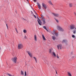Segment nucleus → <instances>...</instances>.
Returning a JSON list of instances; mask_svg holds the SVG:
<instances>
[{
    "instance_id": "c85d7f7f",
    "label": "nucleus",
    "mask_w": 76,
    "mask_h": 76,
    "mask_svg": "<svg viewBox=\"0 0 76 76\" xmlns=\"http://www.w3.org/2000/svg\"><path fill=\"white\" fill-rule=\"evenodd\" d=\"M34 12L35 14H36V15H38V14H37V13L36 12H35V11L34 10Z\"/></svg>"
},
{
    "instance_id": "9d476101",
    "label": "nucleus",
    "mask_w": 76,
    "mask_h": 76,
    "mask_svg": "<svg viewBox=\"0 0 76 76\" xmlns=\"http://www.w3.org/2000/svg\"><path fill=\"white\" fill-rule=\"evenodd\" d=\"M37 4L38 6V8L39 9H41V5L39 3H37Z\"/></svg>"
},
{
    "instance_id": "7ed1b4c3",
    "label": "nucleus",
    "mask_w": 76,
    "mask_h": 76,
    "mask_svg": "<svg viewBox=\"0 0 76 76\" xmlns=\"http://www.w3.org/2000/svg\"><path fill=\"white\" fill-rule=\"evenodd\" d=\"M76 25L75 24H72L70 26V29H75Z\"/></svg>"
},
{
    "instance_id": "6ab92c4d",
    "label": "nucleus",
    "mask_w": 76,
    "mask_h": 76,
    "mask_svg": "<svg viewBox=\"0 0 76 76\" xmlns=\"http://www.w3.org/2000/svg\"><path fill=\"white\" fill-rule=\"evenodd\" d=\"M34 59L35 60L36 62L37 63V58L35 57H33Z\"/></svg>"
},
{
    "instance_id": "473e14b6",
    "label": "nucleus",
    "mask_w": 76,
    "mask_h": 76,
    "mask_svg": "<svg viewBox=\"0 0 76 76\" xmlns=\"http://www.w3.org/2000/svg\"><path fill=\"white\" fill-rule=\"evenodd\" d=\"M41 16H42L41 17V19H43V16L42 15H41Z\"/></svg>"
},
{
    "instance_id": "4be33fe9",
    "label": "nucleus",
    "mask_w": 76,
    "mask_h": 76,
    "mask_svg": "<svg viewBox=\"0 0 76 76\" xmlns=\"http://www.w3.org/2000/svg\"><path fill=\"white\" fill-rule=\"evenodd\" d=\"M52 39H53V40H55V39H56V37H55L53 36L52 37Z\"/></svg>"
},
{
    "instance_id": "412c9836",
    "label": "nucleus",
    "mask_w": 76,
    "mask_h": 76,
    "mask_svg": "<svg viewBox=\"0 0 76 76\" xmlns=\"http://www.w3.org/2000/svg\"><path fill=\"white\" fill-rule=\"evenodd\" d=\"M68 74L69 76H72V75L69 72H68Z\"/></svg>"
},
{
    "instance_id": "f03ea898",
    "label": "nucleus",
    "mask_w": 76,
    "mask_h": 76,
    "mask_svg": "<svg viewBox=\"0 0 76 76\" xmlns=\"http://www.w3.org/2000/svg\"><path fill=\"white\" fill-rule=\"evenodd\" d=\"M17 57H15L12 58V60L14 63H16L17 61Z\"/></svg>"
},
{
    "instance_id": "20e7f679",
    "label": "nucleus",
    "mask_w": 76,
    "mask_h": 76,
    "mask_svg": "<svg viewBox=\"0 0 76 76\" xmlns=\"http://www.w3.org/2000/svg\"><path fill=\"white\" fill-rule=\"evenodd\" d=\"M37 19H38V20H37V21L38 22V23L39 25L40 26H41V25H42V22L41 21V20L39 19V18H37Z\"/></svg>"
},
{
    "instance_id": "37998d69",
    "label": "nucleus",
    "mask_w": 76,
    "mask_h": 76,
    "mask_svg": "<svg viewBox=\"0 0 76 76\" xmlns=\"http://www.w3.org/2000/svg\"><path fill=\"white\" fill-rule=\"evenodd\" d=\"M56 74H57V71H56Z\"/></svg>"
},
{
    "instance_id": "b1692460",
    "label": "nucleus",
    "mask_w": 76,
    "mask_h": 76,
    "mask_svg": "<svg viewBox=\"0 0 76 76\" xmlns=\"http://www.w3.org/2000/svg\"><path fill=\"white\" fill-rule=\"evenodd\" d=\"M21 75H23V72L22 71H21Z\"/></svg>"
},
{
    "instance_id": "c756f323",
    "label": "nucleus",
    "mask_w": 76,
    "mask_h": 76,
    "mask_svg": "<svg viewBox=\"0 0 76 76\" xmlns=\"http://www.w3.org/2000/svg\"><path fill=\"white\" fill-rule=\"evenodd\" d=\"M25 76H26V71H25Z\"/></svg>"
},
{
    "instance_id": "423d86ee",
    "label": "nucleus",
    "mask_w": 76,
    "mask_h": 76,
    "mask_svg": "<svg viewBox=\"0 0 76 76\" xmlns=\"http://www.w3.org/2000/svg\"><path fill=\"white\" fill-rule=\"evenodd\" d=\"M23 48V45L21 44H19L18 46V48L19 49H22Z\"/></svg>"
},
{
    "instance_id": "c03bdc74",
    "label": "nucleus",
    "mask_w": 76,
    "mask_h": 76,
    "mask_svg": "<svg viewBox=\"0 0 76 76\" xmlns=\"http://www.w3.org/2000/svg\"><path fill=\"white\" fill-rule=\"evenodd\" d=\"M31 13L33 14V12L32 11H31Z\"/></svg>"
},
{
    "instance_id": "0eeeda50",
    "label": "nucleus",
    "mask_w": 76,
    "mask_h": 76,
    "mask_svg": "<svg viewBox=\"0 0 76 76\" xmlns=\"http://www.w3.org/2000/svg\"><path fill=\"white\" fill-rule=\"evenodd\" d=\"M27 53H28V54L29 55L30 57H32V55L31 53V52H30L29 51H27Z\"/></svg>"
},
{
    "instance_id": "ddd939ff",
    "label": "nucleus",
    "mask_w": 76,
    "mask_h": 76,
    "mask_svg": "<svg viewBox=\"0 0 76 76\" xmlns=\"http://www.w3.org/2000/svg\"><path fill=\"white\" fill-rule=\"evenodd\" d=\"M34 39L35 41H37V36L36 35H34Z\"/></svg>"
},
{
    "instance_id": "5701e85b",
    "label": "nucleus",
    "mask_w": 76,
    "mask_h": 76,
    "mask_svg": "<svg viewBox=\"0 0 76 76\" xmlns=\"http://www.w3.org/2000/svg\"><path fill=\"white\" fill-rule=\"evenodd\" d=\"M69 5L70 7H72V5H73L72 4V3H69Z\"/></svg>"
},
{
    "instance_id": "58836bf2",
    "label": "nucleus",
    "mask_w": 76,
    "mask_h": 76,
    "mask_svg": "<svg viewBox=\"0 0 76 76\" xmlns=\"http://www.w3.org/2000/svg\"><path fill=\"white\" fill-rule=\"evenodd\" d=\"M74 15H75V16H76V12H74Z\"/></svg>"
},
{
    "instance_id": "79ce46f5",
    "label": "nucleus",
    "mask_w": 76,
    "mask_h": 76,
    "mask_svg": "<svg viewBox=\"0 0 76 76\" xmlns=\"http://www.w3.org/2000/svg\"><path fill=\"white\" fill-rule=\"evenodd\" d=\"M31 9H33V8L32 7V6H31Z\"/></svg>"
},
{
    "instance_id": "c9c22d12",
    "label": "nucleus",
    "mask_w": 76,
    "mask_h": 76,
    "mask_svg": "<svg viewBox=\"0 0 76 76\" xmlns=\"http://www.w3.org/2000/svg\"><path fill=\"white\" fill-rule=\"evenodd\" d=\"M55 20H56L57 22H58V20L56 19H55Z\"/></svg>"
},
{
    "instance_id": "4c0bfd02",
    "label": "nucleus",
    "mask_w": 76,
    "mask_h": 76,
    "mask_svg": "<svg viewBox=\"0 0 76 76\" xmlns=\"http://www.w3.org/2000/svg\"><path fill=\"white\" fill-rule=\"evenodd\" d=\"M57 58H59V57L58 56V55L57 56Z\"/></svg>"
},
{
    "instance_id": "7c9ffc66",
    "label": "nucleus",
    "mask_w": 76,
    "mask_h": 76,
    "mask_svg": "<svg viewBox=\"0 0 76 76\" xmlns=\"http://www.w3.org/2000/svg\"><path fill=\"white\" fill-rule=\"evenodd\" d=\"M15 30L16 31V32H17V33H18V30H17V28H15Z\"/></svg>"
},
{
    "instance_id": "a211bd4d",
    "label": "nucleus",
    "mask_w": 76,
    "mask_h": 76,
    "mask_svg": "<svg viewBox=\"0 0 76 76\" xmlns=\"http://www.w3.org/2000/svg\"><path fill=\"white\" fill-rule=\"evenodd\" d=\"M43 27V28H44V29H45L46 30V31L48 32V30L47 29V28H46V27L45 26H44Z\"/></svg>"
},
{
    "instance_id": "cd10ccee",
    "label": "nucleus",
    "mask_w": 76,
    "mask_h": 76,
    "mask_svg": "<svg viewBox=\"0 0 76 76\" xmlns=\"http://www.w3.org/2000/svg\"><path fill=\"white\" fill-rule=\"evenodd\" d=\"M8 76H15L14 75H11L10 74H8Z\"/></svg>"
},
{
    "instance_id": "f8f14e48",
    "label": "nucleus",
    "mask_w": 76,
    "mask_h": 76,
    "mask_svg": "<svg viewBox=\"0 0 76 76\" xmlns=\"http://www.w3.org/2000/svg\"><path fill=\"white\" fill-rule=\"evenodd\" d=\"M61 47H62V45H58V49H60V50H61Z\"/></svg>"
},
{
    "instance_id": "9b49d317",
    "label": "nucleus",
    "mask_w": 76,
    "mask_h": 76,
    "mask_svg": "<svg viewBox=\"0 0 76 76\" xmlns=\"http://www.w3.org/2000/svg\"><path fill=\"white\" fill-rule=\"evenodd\" d=\"M52 34L54 35V34H55V35L56 36V37H57L58 36V33H56V32H55V31H53V32H52Z\"/></svg>"
},
{
    "instance_id": "f704fd0d",
    "label": "nucleus",
    "mask_w": 76,
    "mask_h": 76,
    "mask_svg": "<svg viewBox=\"0 0 76 76\" xmlns=\"http://www.w3.org/2000/svg\"><path fill=\"white\" fill-rule=\"evenodd\" d=\"M6 25L7 28V29H8V26H7V24H6Z\"/></svg>"
},
{
    "instance_id": "e433bc0d",
    "label": "nucleus",
    "mask_w": 76,
    "mask_h": 76,
    "mask_svg": "<svg viewBox=\"0 0 76 76\" xmlns=\"http://www.w3.org/2000/svg\"><path fill=\"white\" fill-rule=\"evenodd\" d=\"M23 20H26L24 18H23Z\"/></svg>"
},
{
    "instance_id": "f3484780",
    "label": "nucleus",
    "mask_w": 76,
    "mask_h": 76,
    "mask_svg": "<svg viewBox=\"0 0 76 76\" xmlns=\"http://www.w3.org/2000/svg\"><path fill=\"white\" fill-rule=\"evenodd\" d=\"M47 63V60H44V62L43 63H45V64H46Z\"/></svg>"
},
{
    "instance_id": "ea45409f",
    "label": "nucleus",
    "mask_w": 76,
    "mask_h": 76,
    "mask_svg": "<svg viewBox=\"0 0 76 76\" xmlns=\"http://www.w3.org/2000/svg\"><path fill=\"white\" fill-rule=\"evenodd\" d=\"M25 39H26V36H25Z\"/></svg>"
},
{
    "instance_id": "aec40b11",
    "label": "nucleus",
    "mask_w": 76,
    "mask_h": 76,
    "mask_svg": "<svg viewBox=\"0 0 76 76\" xmlns=\"http://www.w3.org/2000/svg\"><path fill=\"white\" fill-rule=\"evenodd\" d=\"M49 3L51 5H53V4H52L51 1H49Z\"/></svg>"
},
{
    "instance_id": "a18cd8bd",
    "label": "nucleus",
    "mask_w": 76,
    "mask_h": 76,
    "mask_svg": "<svg viewBox=\"0 0 76 76\" xmlns=\"http://www.w3.org/2000/svg\"><path fill=\"white\" fill-rule=\"evenodd\" d=\"M1 48H0V50H1Z\"/></svg>"
},
{
    "instance_id": "2eb2a0df",
    "label": "nucleus",
    "mask_w": 76,
    "mask_h": 76,
    "mask_svg": "<svg viewBox=\"0 0 76 76\" xmlns=\"http://www.w3.org/2000/svg\"><path fill=\"white\" fill-rule=\"evenodd\" d=\"M67 42V40H63L62 41V43H66V42Z\"/></svg>"
},
{
    "instance_id": "72a5a7b5",
    "label": "nucleus",
    "mask_w": 76,
    "mask_h": 76,
    "mask_svg": "<svg viewBox=\"0 0 76 76\" xmlns=\"http://www.w3.org/2000/svg\"><path fill=\"white\" fill-rule=\"evenodd\" d=\"M34 17L35 18H37V17L36 16V15H34Z\"/></svg>"
},
{
    "instance_id": "a19ab883",
    "label": "nucleus",
    "mask_w": 76,
    "mask_h": 76,
    "mask_svg": "<svg viewBox=\"0 0 76 76\" xmlns=\"http://www.w3.org/2000/svg\"><path fill=\"white\" fill-rule=\"evenodd\" d=\"M34 1L35 2H36V0H34Z\"/></svg>"
},
{
    "instance_id": "4468645a",
    "label": "nucleus",
    "mask_w": 76,
    "mask_h": 76,
    "mask_svg": "<svg viewBox=\"0 0 76 76\" xmlns=\"http://www.w3.org/2000/svg\"><path fill=\"white\" fill-rule=\"evenodd\" d=\"M42 38L43 40H44V41H46V39L45 38V37H44V35L42 34Z\"/></svg>"
},
{
    "instance_id": "bb28decb",
    "label": "nucleus",
    "mask_w": 76,
    "mask_h": 76,
    "mask_svg": "<svg viewBox=\"0 0 76 76\" xmlns=\"http://www.w3.org/2000/svg\"><path fill=\"white\" fill-rule=\"evenodd\" d=\"M49 52V53H51V50L50 49Z\"/></svg>"
},
{
    "instance_id": "dca6fc26",
    "label": "nucleus",
    "mask_w": 76,
    "mask_h": 76,
    "mask_svg": "<svg viewBox=\"0 0 76 76\" xmlns=\"http://www.w3.org/2000/svg\"><path fill=\"white\" fill-rule=\"evenodd\" d=\"M53 56H54V57H56V53H55L54 52H53Z\"/></svg>"
},
{
    "instance_id": "49530a36",
    "label": "nucleus",
    "mask_w": 76,
    "mask_h": 76,
    "mask_svg": "<svg viewBox=\"0 0 76 76\" xmlns=\"http://www.w3.org/2000/svg\"><path fill=\"white\" fill-rule=\"evenodd\" d=\"M27 0V1H28V0Z\"/></svg>"
},
{
    "instance_id": "1a4fd4ad",
    "label": "nucleus",
    "mask_w": 76,
    "mask_h": 76,
    "mask_svg": "<svg viewBox=\"0 0 76 76\" xmlns=\"http://www.w3.org/2000/svg\"><path fill=\"white\" fill-rule=\"evenodd\" d=\"M42 20L43 21V24H45L46 22H45V18H42Z\"/></svg>"
},
{
    "instance_id": "f257e3e1",
    "label": "nucleus",
    "mask_w": 76,
    "mask_h": 76,
    "mask_svg": "<svg viewBox=\"0 0 76 76\" xmlns=\"http://www.w3.org/2000/svg\"><path fill=\"white\" fill-rule=\"evenodd\" d=\"M57 29L58 30H59V31H62V32L64 31V29H63L60 26H57Z\"/></svg>"
},
{
    "instance_id": "39448f33",
    "label": "nucleus",
    "mask_w": 76,
    "mask_h": 76,
    "mask_svg": "<svg viewBox=\"0 0 76 76\" xmlns=\"http://www.w3.org/2000/svg\"><path fill=\"white\" fill-rule=\"evenodd\" d=\"M42 6L43 8L45 9H46L47 7V5L45 4L44 3H42Z\"/></svg>"
},
{
    "instance_id": "2f4dec72",
    "label": "nucleus",
    "mask_w": 76,
    "mask_h": 76,
    "mask_svg": "<svg viewBox=\"0 0 76 76\" xmlns=\"http://www.w3.org/2000/svg\"><path fill=\"white\" fill-rule=\"evenodd\" d=\"M72 38H75V36L74 35H72Z\"/></svg>"
},
{
    "instance_id": "6e6552de",
    "label": "nucleus",
    "mask_w": 76,
    "mask_h": 76,
    "mask_svg": "<svg viewBox=\"0 0 76 76\" xmlns=\"http://www.w3.org/2000/svg\"><path fill=\"white\" fill-rule=\"evenodd\" d=\"M53 15L55 17H58V16H59V15L58 14H56L55 13H53Z\"/></svg>"
},
{
    "instance_id": "a878e982",
    "label": "nucleus",
    "mask_w": 76,
    "mask_h": 76,
    "mask_svg": "<svg viewBox=\"0 0 76 76\" xmlns=\"http://www.w3.org/2000/svg\"><path fill=\"white\" fill-rule=\"evenodd\" d=\"M76 30H74L73 34H76Z\"/></svg>"
},
{
    "instance_id": "393cba45",
    "label": "nucleus",
    "mask_w": 76,
    "mask_h": 76,
    "mask_svg": "<svg viewBox=\"0 0 76 76\" xmlns=\"http://www.w3.org/2000/svg\"><path fill=\"white\" fill-rule=\"evenodd\" d=\"M23 32L24 33H26V32H27V31L25 30H23Z\"/></svg>"
}]
</instances>
